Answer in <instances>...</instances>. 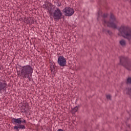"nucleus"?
<instances>
[{"mask_svg":"<svg viewBox=\"0 0 131 131\" xmlns=\"http://www.w3.org/2000/svg\"><path fill=\"white\" fill-rule=\"evenodd\" d=\"M33 73V69L30 65L24 66L20 68V73H18V76H21L23 78H28L30 81H31Z\"/></svg>","mask_w":131,"mask_h":131,"instance_id":"obj_1","label":"nucleus"},{"mask_svg":"<svg viewBox=\"0 0 131 131\" xmlns=\"http://www.w3.org/2000/svg\"><path fill=\"white\" fill-rule=\"evenodd\" d=\"M118 30L119 36H122L124 38L127 39L129 43L131 42V28L126 26H121Z\"/></svg>","mask_w":131,"mask_h":131,"instance_id":"obj_2","label":"nucleus"},{"mask_svg":"<svg viewBox=\"0 0 131 131\" xmlns=\"http://www.w3.org/2000/svg\"><path fill=\"white\" fill-rule=\"evenodd\" d=\"M119 58L120 60L119 65L123 66L127 70L131 71V60L128 57L120 56Z\"/></svg>","mask_w":131,"mask_h":131,"instance_id":"obj_3","label":"nucleus"},{"mask_svg":"<svg viewBox=\"0 0 131 131\" xmlns=\"http://www.w3.org/2000/svg\"><path fill=\"white\" fill-rule=\"evenodd\" d=\"M110 20H112V21H107L106 19H102V21L103 23V24H107V27H110V28H113V29H117V26L114 22H116V18L115 16L113 13H111L110 15Z\"/></svg>","mask_w":131,"mask_h":131,"instance_id":"obj_4","label":"nucleus"},{"mask_svg":"<svg viewBox=\"0 0 131 131\" xmlns=\"http://www.w3.org/2000/svg\"><path fill=\"white\" fill-rule=\"evenodd\" d=\"M62 16H63V13L61 10H60L59 8H56L53 14L54 20L59 21L60 19H62Z\"/></svg>","mask_w":131,"mask_h":131,"instance_id":"obj_5","label":"nucleus"},{"mask_svg":"<svg viewBox=\"0 0 131 131\" xmlns=\"http://www.w3.org/2000/svg\"><path fill=\"white\" fill-rule=\"evenodd\" d=\"M42 8L44 9V10H47L48 13H49L51 14L52 12H53V7H54V5L52 4L50 2H46V4H43L42 5Z\"/></svg>","mask_w":131,"mask_h":131,"instance_id":"obj_6","label":"nucleus"},{"mask_svg":"<svg viewBox=\"0 0 131 131\" xmlns=\"http://www.w3.org/2000/svg\"><path fill=\"white\" fill-rule=\"evenodd\" d=\"M63 12L64 13L65 16L70 17L74 14V9L73 8L67 7L63 9Z\"/></svg>","mask_w":131,"mask_h":131,"instance_id":"obj_7","label":"nucleus"},{"mask_svg":"<svg viewBox=\"0 0 131 131\" xmlns=\"http://www.w3.org/2000/svg\"><path fill=\"white\" fill-rule=\"evenodd\" d=\"M57 63L59 66L61 67H64V66H66V63L67 61H66V58L64 57L63 56H59L58 58Z\"/></svg>","mask_w":131,"mask_h":131,"instance_id":"obj_8","label":"nucleus"},{"mask_svg":"<svg viewBox=\"0 0 131 131\" xmlns=\"http://www.w3.org/2000/svg\"><path fill=\"white\" fill-rule=\"evenodd\" d=\"M7 88V83L3 80L0 79V94H2V91H5Z\"/></svg>","mask_w":131,"mask_h":131,"instance_id":"obj_9","label":"nucleus"},{"mask_svg":"<svg viewBox=\"0 0 131 131\" xmlns=\"http://www.w3.org/2000/svg\"><path fill=\"white\" fill-rule=\"evenodd\" d=\"M12 120H13L14 124H21V123H26V120H23L21 121V118H13Z\"/></svg>","mask_w":131,"mask_h":131,"instance_id":"obj_10","label":"nucleus"},{"mask_svg":"<svg viewBox=\"0 0 131 131\" xmlns=\"http://www.w3.org/2000/svg\"><path fill=\"white\" fill-rule=\"evenodd\" d=\"M18 125L14 126L13 127L14 129H16V130L19 131V129H25L26 127H25V125H22L21 124H18Z\"/></svg>","mask_w":131,"mask_h":131,"instance_id":"obj_11","label":"nucleus"},{"mask_svg":"<svg viewBox=\"0 0 131 131\" xmlns=\"http://www.w3.org/2000/svg\"><path fill=\"white\" fill-rule=\"evenodd\" d=\"M79 107V106H77L75 107L74 108H72V110L71 111V113L72 114H75V113H76V112H77L78 111Z\"/></svg>","mask_w":131,"mask_h":131,"instance_id":"obj_12","label":"nucleus"},{"mask_svg":"<svg viewBox=\"0 0 131 131\" xmlns=\"http://www.w3.org/2000/svg\"><path fill=\"white\" fill-rule=\"evenodd\" d=\"M120 45H121V46H125V45H126V42H125V40H124V39H122L120 41Z\"/></svg>","mask_w":131,"mask_h":131,"instance_id":"obj_13","label":"nucleus"},{"mask_svg":"<svg viewBox=\"0 0 131 131\" xmlns=\"http://www.w3.org/2000/svg\"><path fill=\"white\" fill-rule=\"evenodd\" d=\"M29 20H30V24H33L34 23V18L33 17H29Z\"/></svg>","mask_w":131,"mask_h":131,"instance_id":"obj_14","label":"nucleus"},{"mask_svg":"<svg viewBox=\"0 0 131 131\" xmlns=\"http://www.w3.org/2000/svg\"><path fill=\"white\" fill-rule=\"evenodd\" d=\"M126 83L127 84H131V77H128L127 78Z\"/></svg>","mask_w":131,"mask_h":131,"instance_id":"obj_15","label":"nucleus"},{"mask_svg":"<svg viewBox=\"0 0 131 131\" xmlns=\"http://www.w3.org/2000/svg\"><path fill=\"white\" fill-rule=\"evenodd\" d=\"M108 30H107V29L103 28L102 32H103V33H105V34H107Z\"/></svg>","mask_w":131,"mask_h":131,"instance_id":"obj_16","label":"nucleus"},{"mask_svg":"<svg viewBox=\"0 0 131 131\" xmlns=\"http://www.w3.org/2000/svg\"><path fill=\"white\" fill-rule=\"evenodd\" d=\"M127 95H129L131 96V88H128V91L126 93Z\"/></svg>","mask_w":131,"mask_h":131,"instance_id":"obj_17","label":"nucleus"},{"mask_svg":"<svg viewBox=\"0 0 131 131\" xmlns=\"http://www.w3.org/2000/svg\"><path fill=\"white\" fill-rule=\"evenodd\" d=\"M50 68H51V72H55V67H54V66H51V67H50Z\"/></svg>","mask_w":131,"mask_h":131,"instance_id":"obj_18","label":"nucleus"},{"mask_svg":"<svg viewBox=\"0 0 131 131\" xmlns=\"http://www.w3.org/2000/svg\"><path fill=\"white\" fill-rule=\"evenodd\" d=\"M103 19H102V20H105V18H107V17H108V14H103V16H102Z\"/></svg>","mask_w":131,"mask_h":131,"instance_id":"obj_19","label":"nucleus"},{"mask_svg":"<svg viewBox=\"0 0 131 131\" xmlns=\"http://www.w3.org/2000/svg\"><path fill=\"white\" fill-rule=\"evenodd\" d=\"M26 22L27 24H30V19H29V18L26 19Z\"/></svg>","mask_w":131,"mask_h":131,"instance_id":"obj_20","label":"nucleus"},{"mask_svg":"<svg viewBox=\"0 0 131 131\" xmlns=\"http://www.w3.org/2000/svg\"><path fill=\"white\" fill-rule=\"evenodd\" d=\"M27 111H28V107H26V106H25L24 112H27Z\"/></svg>","mask_w":131,"mask_h":131,"instance_id":"obj_21","label":"nucleus"},{"mask_svg":"<svg viewBox=\"0 0 131 131\" xmlns=\"http://www.w3.org/2000/svg\"><path fill=\"white\" fill-rule=\"evenodd\" d=\"M106 99H107V100H111V95H106Z\"/></svg>","mask_w":131,"mask_h":131,"instance_id":"obj_22","label":"nucleus"},{"mask_svg":"<svg viewBox=\"0 0 131 131\" xmlns=\"http://www.w3.org/2000/svg\"><path fill=\"white\" fill-rule=\"evenodd\" d=\"M107 34H109V35H112V34H113V33L111 32V31L108 30L107 31Z\"/></svg>","mask_w":131,"mask_h":131,"instance_id":"obj_23","label":"nucleus"},{"mask_svg":"<svg viewBox=\"0 0 131 131\" xmlns=\"http://www.w3.org/2000/svg\"><path fill=\"white\" fill-rule=\"evenodd\" d=\"M57 7H61V6H62V4H61V3H60V2H57Z\"/></svg>","mask_w":131,"mask_h":131,"instance_id":"obj_24","label":"nucleus"},{"mask_svg":"<svg viewBox=\"0 0 131 131\" xmlns=\"http://www.w3.org/2000/svg\"><path fill=\"white\" fill-rule=\"evenodd\" d=\"M24 108H25V106H21V110L22 112H24Z\"/></svg>","mask_w":131,"mask_h":131,"instance_id":"obj_25","label":"nucleus"},{"mask_svg":"<svg viewBox=\"0 0 131 131\" xmlns=\"http://www.w3.org/2000/svg\"><path fill=\"white\" fill-rule=\"evenodd\" d=\"M57 131H64V130H63L62 129H59L57 130Z\"/></svg>","mask_w":131,"mask_h":131,"instance_id":"obj_26","label":"nucleus"}]
</instances>
